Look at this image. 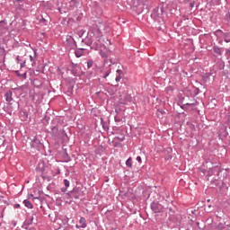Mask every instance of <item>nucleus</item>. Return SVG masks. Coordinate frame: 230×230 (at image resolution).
I'll list each match as a JSON object with an SVG mask.
<instances>
[{"label":"nucleus","mask_w":230,"mask_h":230,"mask_svg":"<svg viewBox=\"0 0 230 230\" xmlns=\"http://www.w3.org/2000/svg\"><path fill=\"white\" fill-rule=\"evenodd\" d=\"M226 57L230 58V49H226V53H225Z\"/></svg>","instance_id":"obj_30"},{"label":"nucleus","mask_w":230,"mask_h":230,"mask_svg":"<svg viewBox=\"0 0 230 230\" xmlns=\"http://www.w3.org/2000/svg\"><path fill=\"white\" fill-rule=\"evenodd\" d=\"M100 55L102 58H107L109 57V55L107 54V52L103 51V50H100Z\"/></svg>","instance_id":"obj_23"},{"label":"nucleus","mask_w":230,"mask_h":230,"mask_svg":"<svg viewBox=\"0 0 230 230\" xmlns=\"http://www.w3.org/2000/svg\"><path fill=\"white\" fill-rule=\"evenodd\" d=\"M126 166H128V168H132V157L128 158L126 161Z\"/></svg>","instance_id":"obj_21"},{"label":"nucleus","mask_w":230,"mask_h":230,"mask_svg":"<svg viewBox=\"0 0 230 230\" xmlns=\"http://www.w3.org/2000/svg\"><path fill=\"white\" fill-rule=\"evenodd\" d=\"M137 163H142L141 156H137Z\"/></svg>","instance_id":"obj_41"},{"label":"nucleus","mask_w":230,"mask_h":230,"mask_svg":"<svg viewBox=\"0 0 230 230\" xmlns=\"http://www.w3.org/2000/svg\"><path fill=\"white\" fill-rule=\"evenodd\" d=\"M216 33H222L224 41L226 43L230 42V32H224L222 30H217Z\"/></svg>","instance_id":"obj_10"},{"label":"nucleus","mask_w":230,"mask_h":230,"mask_svg":"<svg viewBox=\"0 0 230 230\" xmlns=\"http://www.w3.org/2000/svg\"><path fill=\"white\" fill-rule=\"evenodd\" d=\"M24 229H26V230H37L35 227H30V226H27Z\"/></svg>","instance_id":"obj_37"},{"label":"nucleus","mask_w":230,"mask_h":230,"mask_svg":"<svg viewBox=\"0 0 230 230\" xmlns=\"http://www.w3.org/2000/svg\"><path fill=\"white\" fill-rule=\"evenodd\" d=\"M23 204H24L25 208H28L29 209H33V204H31V202L30 200L24 199Z\"/></svg>","instance_id":"obj_18"},{"label":"nucleus","mask_w":230,"mask_h":230,"mask_svg":"<svg viewBox=\"0 0 230 230\" xmlns=\"http://www.w3.org/2000/svg\"><path fill=\"white\" fill-rule=\"evenodd\" d=\"M62 157L65 163H69V161H71V156H69V154H67L66 151L63 153Z\"/></svg>","instance_id":"obj_16"},{"label":"nucleus","mask_w":230,"mask_h":230,"mask_svg":"<svg viewBox=\"0 0 230 230\" xmlns=\"http://www.w3.org/2000/svg\"><path fill=\"white\" fill-rule=\"evenodd\" d=\"M6 29V21L2 20L0 21V31H3V30Z\"/></svg>","instance_id":"obj_19"},{"label":"nucleus","mask_w":230,"mask_h":230,"mask_svg":"<svg viewBox=\"0 0 230 230\" xmlns=\"http://www.w3.org/2000/svg\"><path fill=\"white\" fill-rule=\"evenodd\" d=\"M79 224L81 225L82 229H85V227H87V221L85 220V217H80Z\"/></svg>","instance_id":"obj_17"},{"label":"nucleus","mask_w":230,"mask_h":230,"mask_svg":"<svg viewBox=\"0 0 230 230\" xmlns=\"http://www.w3.org/2000/svg\"><path fill=\"white\" fill-rule=\"evenodd\" d=\"M66 196L67 199H75V200H78L82 196V189H80V187H75L72 190L68 191Z\"/></svg>","instance_id":"obj_2"},{"label":"nucleus","mask_w":230,"mask_h":230,"mask_svg":"<svg viewBox=\"0 0 230 230\" xmlns=\"http://www.w3.org/2000/svg\"><path fill=\"white\" fill-rule=\"evenodd\" d=\"M13 93L9 90L4 93L5 102H7L11 112H17L19 111V102H13ZM13 102V103L12 102Z\"/></svg>","instance_id":"obj_1"},{"label":"nucleus","mask_w":230,"mask_h":230,"mask_svg":"<svg viewBox=\"0 0 230 230\" xmlns=\"http://www.w3.org/2000/svg\"><path fill=\"white\" fill-rule=\"evenodd\" d=\"M111 3H114V0H111Z\"/></svg>","instance_id":"obj_51"},{"label":"nucleus","mask_w":230,"mask_h":230,"mask_svg":"<svg viewBox=\"0 0 230 230\" xmlns=\"http://www.w3.org/2000/svg\"><path fill=\"white\" fill-rule=\"evenodd\" d=\"M213 51L216 54V57H222V48H220L217 45H214Z\"/></svg>","instance_id":"obj_13"},{"label":"nucleus","mask_w":230,"mask_h":230,"mask_svg":"<svg viewBox=\"0 0 230 230\" xmlns=\"http://www.w3.org/2000/svg\"><path fill=\"white\" fill-rule=\"evenodd\" d=\"M40 22H42L43 24H48V21H46V19L42 18Z\"/></svg>","instance_id":"obj_34"},{"label":"nucleus","mask_w":230,"mask_h":230,"mask_svg":"<svg viewBox=\"0 0 230 230\" xmlns=\"http://www.w3.org/2000/svg\"><path fill=\"white\" fill-rule=\"evenodd\" d=\"M226 19L230 22V12L226 14Z\"/></svg>","instance_id":"obj_33"},{"label":"nucleus","mask_w":230,"mask_h":230,"mask_svg":"<svg viewBox=\"0 0 230 230\" xmlns=\"http://www.w3.org/2000/svg\"><path fill=\"white\" fill-rule=\"evenodd\" d=\"M75 227H76L77 229H80V226H78V225H76Z\"/></svg>","instance_id":"obj_49"},{"label":"nucleus","mask_w":230,"mask_h":230,"mask_svg":"<svg viewBox=\"0 0 230 230\" xmlns=\"http://www.w3.org/2000/svg\"><path fill=\"white\" fill-rule=\"evenodd\" d=\"M208 79H209V75H205L202 76V80H203L204 84H206V82H208Z\"/></svg>","instance_id":"obj_27"},{"label":"nucleus","mask_w":230,"mask_h":230,"mask_svg":"<svg viewBox=\"0 0 230 230\" xmlns=\"http://www.w3.org/2000/svg\"><path fill=\"white\" fill-rule=\"evenodd\" d=\"M118 75L116 76L115 80L116 82H121V73H123V71L121 70H117Z\"/></svg>","instance_id":"obj_20"},{"label":"nucleus","mask_w":230,"mask_h":230,"mask_svg":"<svg viewBox=\"0 0 230 230\" xmlns=\"http://www.w3.org/2000/svg\"><path fill=\"white\" fill-rule=\"evenodd\" d=\"M20 67H21V69H22V67H26V60H24L23 62L20 63Z\"/></svg>","instance_id":"obj_31"},{"label":"nucleus","mask_w":230,"mask_h":230,"mask_svg":"<svg viewBox=\"0 0 230 230\" xmlns=\"http://www.w3.org/2000/svg\"><path fill=\"white\" fill-rule=\"evenodd\" d=\"M201 172H202V173L206 174V172H208V170H206V169H201Z\"/></svg>","instance_id":"obj_43"},{"label":"nucleus","mask_w":230,"mask_h":230,"mask_svg":"<svg viewBox=\"0 0 230 230\" xmlns=\"http://www.w3.org/2000/svg\"><path fill=\"white\" fill-rule=\"evenodd\" d=\"M84 51H85V49H77L75 51V55L77 58H80V57L84 56Z\"/></svg>","instance_id":"obj_14"},{"label":"nucleus","mask_w":230,"mask_h":230,"mask_svg":"<svg viewBox=\"0 0 230 230\" xmlns=\"http://www.w3.org/2000/svg\"><path fill=\"white\" fill-rule=\"evenodd\" d=\"M82 68L80 67V65L71 63L69 71L72 73L74 76H80V71Z\"/></svg>","instance_id":"obj_4"},{"label":"nucleus","mask_w":230,"mask_h":230,"mask_svg":"<svg viewBox=\"0 0 230 230\" xmlns=\"http://www.w3.org/2000/svg\"><path fill=\"white\" fill-rule=\"evenodd\" d=\"M16 61H17V64H20L21 63V58L19 56L16 57Z\"/></svg>","instance_id":"obj_39"},{"label":"nucleus","mask_w":230,"mask_h":230,"mask_svg":"<svg viewBox=\"0 0 230 230\" xmlns=\"http://www.w3.org/2000/svg\"><path fill=\"white\" fill-rule=\"evenodd\" d=\"M50 132L52 133L54 137H59L62 132V129H60L58 124H52L50 126Z\"/></svg>","instance_id":"obj_5"},{"label":"nucleus","mask_w":230,"mask_h":230,"mask_svg":"<svg viewBox=\"0 0 230 230\" xmlns=\"http://www.w3.org/2000/svg\"><path fill=\"white\" fill-rule=\"evenodd\" d=\"M109 75H111V69L107 70L104 75H102V78H107V76H109Z\"/></svg>","instance_id":"obj_28"},{"label":"nucleus","mask_w":230,"mask_h":230,"mask_svg":"<svg viewBox=\"0 0 230 230\" xmlns=\"http://www.w3.org/2000/svg\"><path fill=\"white\" fill-rule=\"evenodd\" d=\"M31 224H33V216H29L25 221L23 222V225L22 227H30V226H31Z\"/></svg>","instance_id":"obj_11"},{"label":"nucleus","mask_w":230,"mask_h":230,"mask_svg":"<svg viewBox=\"0 0 230 230\" xmlns=\"http://www.w3.org/2000/svg\"><path fill=\"white\" fill-rule=\"evenodd\" d=\"M64 185H65V188H69V181L67 179L64 180Z\"/></svg>","instance_id":"obj_29"},{"label":"nucleus","mask_w":230,"mask_h":230,"mask_svg":"<svg viewBox=\"0 0 230 230\" xmlns=\"http://www.w3.org/2000/svg\"><path fill=\"white\" fill-rule=\"evenodd\" d=\"M101 125L102 126V128H104V130L109 129V127H107L105 125V121H103V119H101Z\"/></svg>","instance_id":"obj_24"},{"label":"nucleus","mask_w":230,"mask_h":230,"mask_svg":"<svg viewBox=\"0 0 230 230\" xmlns=\"http://www.w3.org/2000/svg\"><path fill=\"white\" fill-rule=\"evenodd\" d=\"M208 177H211V175H215V173H218V167H215V168H210L208 171Z\"/></svg>","instance_id":"obj_15"},{"label":"nucleus","mask_w":230,"mask_h":230,"mask_svg":"<svg viewBox=\"0 0 230 230\" xmlns=\"http://www.w3.org/2000/svg\"><path fill=\"white\" fill-rule=\"evenodd\" d=\"M115 121L116 123H119V121H121V119H119V117H115Z\"/></svg>","instance_id":"obj_35"},{"label":"nucleus","mask_w":230,"mask_h":230,"mask_svg":"<svg viewBox=\"0 0 230 230\" xmlns=\"http://www.w3.org/2000/svg\"><path fill=\"white\" fill-rule=\"evenodd\" d=\"M151 209L154 211V213H161V211L164 209V207L158 201H153L151 203Z\"/></svg>","instance_id":"obj_7"},{"label":"nucleus","mask_w":230,"mask_h":230,"mask_svg":"<svg viewBox=\"0 0 230 230\" xmlns=\"http://www.w3.org/2000/svg\"><path fill=\"white\" fill-rule=\"evenodd\" d=\"M168 209H169V215L171 217L175 215V210L173 208H172V207H169Z\"/></svg>","instance_id":"obj_25"},{"label":"nucleus","mask_w":230,"mask_h":230,"mask_svg":"<svg viewBox=\"0 0 230 230\" xmlns=\"http://www.w3.org/2000/svg\"><path fill=\"white\" fill-rule=\"evenodd\" d=\"M227 230H230V224L227 225V227H226Z\"/></svg>","instance_id":"obj_47"},{"label":"nucleus","mask_w":230,"mask_h":230,"mask_svg":"<svg viewBox=\"0 0 230 230\" xmlns=\"http://www.w3.org/2000/svg\"><path fill=\"white\" fill-rule=\"evenodd\" d=\"M58 71H60V68H58Z\"/></svg>","instance_id":"obj_52"},{"label":"nucleus","mask_w":230,"mask_h":230,"mask_svg":"<svg viewBox=\"0 0 230 230\" xmlns=\"http://www.w3.org/2000/svg\"><path fill=\"white\" fill-rule=\"evenodd\" d=\"M199 91H200V90H199V88H196V89H195L194 93H195L196 96H197V94H199Z\"/></svg>","instance_id":"obj_40"},{"label":"nucleus","mask_w":230,"mask_h":230,"mask_svg":"<svg viewBox=\"0 0 230 230\" xmlns=\"http://www.w3.org/2000/svg\"><path fill=\"white\" fill-rule=\"evenodd\" d=\"M162 15L163 9H161V13H159V7H155L151 13V19H153L155 22H161V21H163Z\"/></svg>","instance_id":"obj_3"},{"label":"nucleus","mask_w":230,"mask_h":230,"mask_svg":"<svg viewBox=\"0 0 230 230\" xmlns=\"http://www.w3.org/2000/svg\"><path fill=\"white\" fill-rule=\"evenodd\" d=\"M66 43L69 49H75L76 48V40L71 35L66 36Z\"/></svg>","instance_id":"obj_6"},{"label":"nucleus","mask_w":230,"mask_h":230,"mask_svg":"<svg viewBox=\"0 0 230 230\" xmlns=\"http://www.w3.org/2000/svg\"><path fill=\"white\" fill-rule=\"evenodd\" d=\"M14 208L18 209V208H21V205L19 203L14 204Z\"/></svg>","instance_id":"obj_42"},{"label":"nucleus","mask_w":230,"mask_h":230,"mask_svg":"<svg viewBox=\"0 0 230 230\" xmlns=\"http://www.w3.org/2000/svg\"><path fill=\"white\" fill-rule=\"evenodd\" d=\"M82 42H84V44H86V46H91L93 44V40L92 39H88V40H82Z\"/></svg>","instance_id":"obj_22"},{"label":"nucleus","mask_w":230,"mask_h":230,"mask_svg":"<svg viewBox=\"0 0 230 230\" xmlns=\"http://www.w3.org/2000/svg\"><path fill=\"white\" fill-rule=\"evenodd\" d=\"M26 77H27L26 72L20 75V78H22L23 80H26Z\"/></svg>","instance_id":"obj_32"},{"label":"nucleus","mask_w":230,"mask_h":230,"mask_svg":"<svg viewBox=\"0 0 230 230\" xmlns=\"http://www.w3.org/2000/svg\"><path fill=\"white\" fill-rule=\"evenodd\" d=\"M222 184H223V182H222V181H220V180H214L213 181H211V186H212V188H219L220 190L222 189Z\"/></svg>","instance_id":"obj_12"},{"label":"nucleus","mask_w":230,"mask_h":230,"mask_svg":"<svg viewBox=\"0 0 230 230\" xmlns=\"http://www.w3.org/2000/svg\"><path fill=\"white\" fill-rule=\"evenodd\" d=\"M31 197H33V194H31Z\"/></svg>","instance_id":"obj_53"},{"label":"nucleus","mask_w":230,"mask_h":230,"mask_svg":"<svg viewBox=\"0 0 230 230\" xmlns=\"http://www.w3.org/2000/svg\"><path fill=\"white\" fill-rule=\"evenodd\" d=\"M30 60L33 61V56H30Z\"/></svg>","instance_id":"obj_45"},{"label":"nucleus","mask_w":230,"mask_h":230,"mask_svg":"<svg viewBox=\"0 0 230 230\" xmlns=\"http://www.w3.org/2000/svg\"><path fill=\"white\" fill-rule=\"evenodd\" d=\"M196 225H197V226H198V227H199V226H200V223L197 222V223H196Z\"/></svg>","instance_id":"obj_48"},{"label":"nucleus","mask_w":230,"mask_h":230,"mask_svg":"<svg viewBox=\"0 0 230 230\" xmlns=\"http://www.w3.org/2000/svg\"><path fill=\"white\" fill-rule=\"evenodd\" d=\"M185 105H189L190 107L195 105V103H186Z\"/></svg>","instance_id":"obj_44"},{"label":"nucleus","mask_w":230,"mask_h":230,"mask_svg":"<svg viewBox=\"0 0 230 230\" xmlns=\"http://www.w3.org/2000/svg\"><path fill=\"white\" fill-rule=\"evenodd\" d=\"M82 35H84V33H82L81 35H79V37H82Z\"/></svg>","instance_id":"obj_50"},{"label":"nucleus","mask_w":230,"mask_h":230,"mask_svg":"<svg viewBox=\"0 0 230 230\" xmlns=\"http://www.w3.org/2000/svg\"><path fill=\"white\" fill-rule=\"evenodd\" d=\"M31 148H42L44 146L42 143L40 142V139H39L37 137H34V138L31 142Z\"/></svg>","instance_id":"obj_8"},{"label":"nucleus","mask_w":230,"mask_h":230,"mask_svg":"<svg viewBox=\"0 0 230 230\" xmlns=\"http://www.w3.org/2000/svg\"><path fill=\"white\" fill-rule=\"evenodd\" d=\"M93 60H88L87 61V67H88V69H91V67H93Z\"/></svg>","instance_id":"obj_26"},{"label":"nucleus","mask_w":230,"mask_h":230,"mask_svg":"<svg viewBox=\"0 0 230 230\" xmlns=\"http://www.w3.org/2000/svg\"><path fill=\"white\" fill-rule=\"evenodd\" d=\"M13 226H17V223L15 221H13Z\"/></svg>","instance_id":"obj_46"},{"label":"nucleus","mask_w":230,"mask_h":230,"mask_svg":"<svg viewBox=\"0 0 230 230\" xmlns=\"http://www.w3.org/2000/svg\"><path fill=\"white\" fill-rule=\"evenodd\" d=\"M14 73H15V75H16L17 76H19V78H21V75H22V74L19 73V70H16Z\"/></svg>","instance_id":"obj_38"},{"label":"nucleus","mask_w":230,"mask_h":230,"mask_svg":"<svg viewBox=\"0 0 230 230\" xmlns=\"http://www.w3.org/2000/svg\"><path fill=\"white\" fill-rule=\"evenodd\" d=\"M61 191L63 193H66L67 191V187H65V188H61Z\"/></svg>","instance_id":"obj_36"},{"label":"nucleus","mask_w":230,"mask_h":230,"mask_svg":"<svg viewBox=\"0 0 230 230\" xmlns=\"http://www.w3.org/2000/svg\"><path fill=\"white\" fill-rule=\"evenodd\" d=\"M148 12H150V9H148L147 5H146V8L145 5H139L137 8V15H141V13H148Z\"/></svg>","instance_id":"obj_9"}]
</instances>
